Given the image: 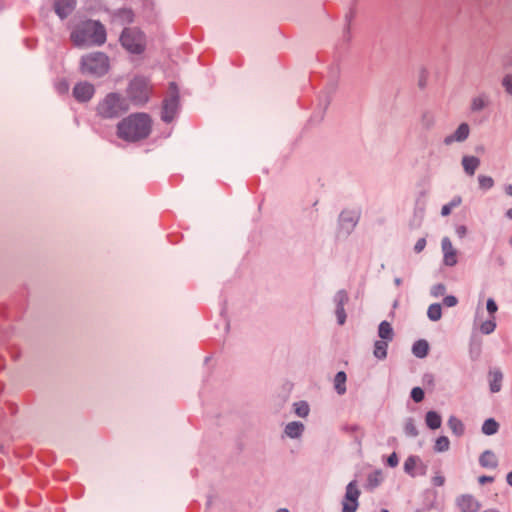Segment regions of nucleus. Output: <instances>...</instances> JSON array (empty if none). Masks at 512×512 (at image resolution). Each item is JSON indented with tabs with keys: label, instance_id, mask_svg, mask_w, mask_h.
<instances>
[{
	"label": "nucleus",
	"instance_id": "obj_47",
	"mask_svg": "<svg viewBox=\"0 0 512 512\" xmlns=\"http://www.w3.org/2000/svg\"><path fill=\"white\" fill-rule=\"evenodd\" d=\"M432 483L435 485V486H443L444 483H445V478L444 476L440 475V474H437L435 475L433 478H432Z\"/></svg>",
	"mask_w": 512,
	"mask_h": 512
},
{
	"label": "nucleus",
	"instance_id": "obj_38",
	"mask_svg": "<svg viewBox=\"0 0 512 512\" xmlns=\"http://www.w3.org/2000/svg\"><path fill=\"white\" fill-rule=\"evenodd\" d=\"M501 86L505 93L512 97V73H506L501 79Z\"/></svg>",
	"mask_w": 512,
	"mask_h": 512
},
{
	"label": "nucleus",
	"instance_id": "obj_9",
	"mask_svg": "<svg viewBox=\"0 0 512 512\" xmlns=\"http://www.w3.org/2000/svg\"><path fill=\"white\" fill-rule=\"evenodd\" d=\"M348 300L349 296L345 290H338L333 296L337 323L341 326L346 322L347 315L345 312V305L348 303Z\"/></svg>",
	"mask_w": 512,
	"mask_h": 512
},
{
	"label": "nucleus",
	"instance_id": "obj_13",
	"mask_svg": "<svg viewBox=\"0 0 512 512\" xmlns=\"http://www.w3.org/2000/svg\"><path fill=\"white\" fill-rule=\"evenodd\" d=\"M426 465L418 456H409L404 462V471L412 477L426 474Z\"/></svg>",
	"mask_w": 512,
	"mask_h": 512
},
{
	"label": "nucleus",
	"instance_id": "obj_48",
	"mask_svg": "<svg viewBox=\"0 0 512 512\" xmlns=\"http://www.w3.org/2000/svg\"><path fill=\"white\" fill-rule=\"evenodd\" d=\"M387 464L391 467H396L398 465V457L396 455V453H392L388 459H387Z\"/></svg>",
	"mask_w": 512,
	"mask_h": 512
},
{
	"label": "nucleus",
	"instance_id": "obj_35",
	"mask_svg": "<svg viewBox=\"0 0 512 512\" xmlns=\"http://www.w3.org/2000/svg\"><path fill=\"white\" fill-rule=\"evenodd\" d=\"M450 447V441L446 436H440L436 439L434 450L436 452H446Z\"/></svg>",
	"mask_w": 512,
	"mask_h": 512
},
{
	"label": "nucleus",
	"instance_id": "obj_16",
	"mask_svg": "<svg viewBox=\"0 0 512 512\" xmlns=\"http://www.w3.org/2000/svg\"><path fill=\"white\" fill-rule=\"evenodd\" d=\"M481 165L479 157L474 155H464L461 158V166L465 175L472 177Z\"/></svg>",
	"mask_w": 512,
	"mask_h": 512
},
{
	"label": "nucleus",
	"instance_id": "obj_54",
	"mask_svg": "<svg viewBox=\"0 0 512 512\" xmlns=\"http://www.w3.org/2000/svg\"><path fill=\"white\" fill-rule=\"evenodd\" d=\"M394 284H395L396 286H400V285L402 284V279H401V278H399V277H396V278L394 279Z\"/></svg>",
	"mask_w": 512,
	"mask_h": 512
},
{
	"label": "nucleus",
	"instance_id": "obj_41",
	"mask_svg": "<svg viewBox=\"0 0 512 512\" xmlns=\"http://www.w3.org/2000/svg\"><path fill=\"white\" fill-rule=\"evenodd\" d=\"M446 292V287L444 284H436L434 286L431 287V290H430V293L433 297H440V296H443Z\"/></svg>",
	"mask_w": 512,
	"mask_h": 512
},
{
	"label": "nucleus",
	"instance_id": "obj_59",
	"mask_svg": "<svg viewBox=\"0 0 512 512\" xmlns=\"http://www.w3.org/2000/svg\"><path fill=\"white\" fill-rule=\"evenodd\" d=\"M382 512H387V510H386V509H383V510H382Z\"/></svg>",
	"mask_w": 512,
	"mask_h": 512
},
{
	"label": "nucleus",
	"instance_id": "obj_27",
	"mask_svg": "<svg viewBox=\"0 0 512 512\" xmlns=\"http://www.w3.org/2000/svg\"><path fill=\"white\" fill-rule=\"evenodd\" d=\"M429 345L426 340H418L412 346V353L417 358H424L427 356Z\"/></svg>",
	"mask_w": 512,
	"mask_h": 512
},
{
	"label": "nucleus",
	"instance_id": "obj_7",
	"mask_svg": "<svg viewBox=\"0 0 512 512\" xmlns=\"http://www.w3.org/2000/svg\"><path fill=\"white\" fill-rule=\"evenodd\" d=\"M122 46L131 53L140 54L145 49V37L137 29H125L120 38Z\"/></svg>",
	"mask_w": 512,
	"mask_h": 512
},
{
	"label": "nucleus",
	"instance_id": "obj_30",
	"mask_svg": "<svg viewBox=\"0 0 512 512\" xmlns=\"http://www.w3.org/2000/svg\"><path fill=\"white\" fill-rule=\"evenodd\" d=\"M477 183H478V188L482 191L491 190L495 185V181H494L493 177L486 175V174H479L477 176Z\"/></svg>",
	"mask_w": 512,
	"mask_h": 512
},
{
	"label": "nucleus",
	"instance_id": "obj_37",
	"mask_svg": "<svg viewBox=\"0 0 512 512\" xmlns=\"http://www.w3.org/2000/svg\"><path fill=\"white\" fill-rule=\"evenodd\" d=\"M382 480V473L380 471H375L368 476L367 485L370 489H374L382 482Z\"/></svg>",
	"mask_w": 512,
	"mask_h": 512
},
{
	"label": "nucleus",
	"instance_id": "obj_45",
	"mask_svg": "<svg viewBox=\"0 0 512 512\" xmlns=\"http://www.w3.org/2000/svg\"><path fill=\"white\" fill-rule=\"evenodd\" d=\"M457 303H458V300L453 295L445 296L443 299V304L447 307H454L457 305Z\"/></svg>",
	"mask_w": 512,
	"mask_h": 512
},
{
	"label": "nucleus",
	"instance_id": "obj_28",
	"mask_svg": "<svg viewBox=\"0 0 512 512\" xmlns=\"http://www.w3.org/2000/svg\"><path fill=\"white\" fill-rule=\"evenodd\" d=\"M346 374L343 371H339L334 377V388L339 395H343L346 392Z\"/></svg>",
	"mask_w": 512,
	"mask_h": 512
},
{
	"label": "nucleus",
	"instance_id": "obj_34",
	"mask_svg": "<svg viewBox=\"0 0 512 512\" xmlns=\"http://www.w3.org/2000/svg\"><path fill=\"white\" fill-rule=\"evenodd\" d=\"M387 347L388 342L387 341H376L374 344V351L373 354L378 359H385L387 356Z\"/></svg>",
	"mask_w": 512,
	"mask_h": 512
},
{
	"label": "nucleus",
	"instance_id": "obj_46",
	"mask_svg": "<svg viewBox=\"0 0 512 512\" xmlns=\"http://www.w3.org/2000/svg\"><path fill=\"white\" fill-rule=\"evenodd\" d=\"M426 247V239L425 238H419L414 246V251L416 253L422 252Z\"/></svg>",
	"mask_w": 512,
	"mask_h": 512
},
{
	"label": "nucleus",
	"instance_id": "obj_49",
	"mask_svg": "<svg viewBox=\"0 0 512 512\" xmlns=\"http://www.w3.org/2000/svg\"><path fill=\"white\" fill-rule=\"evenodd\" d=\"M493 481H494V478H493V477H491V476H485V475H483V476H480V477L478 478V482H479L480 484H482V485H483V484H485V483H488V482H493Z\"/></svg>",
	"mask_w": 512,
	"mask_h": 512
},
{
	"label": "nucleus",
	"instance_id": "obj_58",
	"mask_svg": "<svg viewBox=\"0 0 512 512\" xmlns=\"http://www.w3.org/2000/svg\"><path fill=\"white\" fill-rule=\"evenodd\" d=\"M509 243L512 246V236L509 238Z\"/></svg>",
	"mask_w": 512,
	"mask_h": 512
},
{
	"label": "nucleus",
	"instance_id": "obj_14",
	"mask_svg": "<svg viewBox=\"0 0 512 512\" xmlns=\"http://www.w3.org/2000/svg\"><path fill=\"white\" fill-rule=\"evenodd\" d=\"M94 93V86L86 81L77 83L73 88V96L79 102L89 101L94 96Z\"/></svg>",
	"mask_w": 512,
	"mask_h": 512
},
{
	"label": "nucleus",
	"instance_id": "obj_52",
	"mask_svg": "<svg viewBox=\"0 0 512 512\" xmlns=\"http://www.w3.org/2000/svg\"><path fill=\"white\" fill-rule=\"evenodd\" d=\"M505 216L509 219V220H512V208H509L506 210L505 212Z\"/></svg>",
	"mask_w": 512,
	"mask_h": 512
},
{
	"label": "nucleus",
	"instance_id": "obj_18",
	"mask_svg": "<svg viewBox=\"0 0 512 512\" xmlns=\"http://www.w3.org/2000/svg\"><path fill=\"white\" fill-rule=\"evenodd\" d=\"M76 0H56L55 12L60 18L67 17L75 8Z\"/></svg>",
	"mask_w": 512,
	"mask_h": 512
},
{
	"label": "nucleus",
	"instance_id": "obj_56",
	"mask_svg": "<svg viewBox=\"0 0 512 512\" xmlns=\"http://www.w3.org/2000/svg\"><path fill=\"white\" fill-rule=\"evenodd\" d=\"M483 512H499V511L496 509H487V510H484Z\"/></svg>",
	"mask_w": 512,
	"mask_h": 512
},
{
	"label": "nucleus",
	"instance_id": "obj_22",
	"mask_svg": "<svg viewBox=\"0 0 512 512\" xmlns=\"http://www.w3.org/2000/svg\"><path fill=\"white\" fill-rule=\"evenodd\" d=\"M304 431V425L298 421L289 422L284 429V433L287 437L296 439L299 438Z\"/></svg>",
	"mask_w": 512,
	"mask_h": 512
},
{
	"label": "nucleus",
	"instance_id": "obj_50",
	"mask_svg": "<svg viewBox=\"0 0 512 512\" xmlns=\"http://www.w3.org/2000/svg\"><path fill=\"white\" fill-rule=\"evenodd\" d=\"M503 190L506 196L512 197V183L505 184Z\"/></svg>",
	"mask_w": 512,
	"mask_h": 512
},
{
	"label": "nucleus",
	"instance_id": "obj_15",
	"mask_svg": "<svg viewBox=\"0 0 512 512\" xmlns=\"http://www.w3.org/2000/svg\"><path fill=\"white\" fill-rule=\"evenodd\" d=\"M178 107V96L173 92L171 97L164 101L162 119L165 122H171L176 114Z\"/></svg>",
	"mask_w": 512,
	"mask_h": 512
},
{
	"label": "nucleus",
	"instance_id": "obj_55",
	"mask_svg": "<svg viewBox=\"0 0 512 512\" xmlns=\"http://www.w3.org/2000/svg\"><path fill=\"white\" fill-rule=\"evenodd\" d=\"M277 512H289V510L286 508H280L277 510Z\"/></svg>",
	"mask_w": 512,
	"mask_h": 512
},
{
	"label": "nucleus",
	"instance_id": "obj_17",
	"mask_svg": "<svg viewBox=\"0 0 512 512\" xmlns=\"http://www.w3.org/2000/svg\"><path fill=\"white\" fill-rule=\"evenodd\" d=\"M490 105L489 95L485 92L479 93L472 97L470 101V110L473 113L481 112Z\"/></svg>",
	"mask_w": 512,
	"mask_h": 512
},
{
	"label": "nucleus",
	"instance_id": "obj_2",
	"mask_svg": "<svg viewBox=\"0 0 512 512\" xmlns=\"http://www.w3.org/2000/svg\"><path fill=\"white\" fill-rule=\"evenodd\" d=\"M71 39L78 47L92 44L101 45L106 40V33L103 25L99 22L86 21L72 32Z\"/></svg>",
	"mask_w": 512,
	"mask_h": 512
},
{
	"label": "nucleus",
	"instance_id": "obj_21",
	"mask_svg": "<svg viewBox=\"0 0 512 512\" xmlns=\"http://www.w3.org/2000/svg\"><path fill=\"white\" fill-rule=\"evenodd\" d=\"M479 464L483 468L495 469L498 466V459L492 450H485L479 457Z\"/></svg>",
	"mask_w": 512,
	"mask_h": 512
},
{
	"label": "nucleus",
	"instance_id": "obj_33",
	"mask_svg": "<svg viewBox=\"0 0 512 512\" xmlns=\"http://www.w3.org/2000/svg\"><path fill=\"white\" fill-rule=\"evenodd\" d=\"M427 317L433 322L440 320L442 317L441 305L439 303L431 304L427 310Z\"/></svg>",
	"mask_w": 512,
	"mask_h": 512
},
{
	"label": "nucleus",
	"instance_id": "obj_25",
	"mask_svg": "<svg viewBox=\"0 0 512 512\" xmlns=\"http://www.w3.org/2000/svg\"><path fill=\"white\" fill-rule=\"evenodd\" d=\"M499 427V423L494 418H488L483 422L481 432L486 436H492L499 431Z\"/></svg>",
	"mask_w": 512,
	"mask_h": 512
},
{
	"label": "nucleus",
	"instance_id": "obj_20",
	"mask_svg": "<svg viewBox=\"0 0 512 512\" xmlns=\"http://www.w3.org/2000/svg\"><path fill=\"white\" fill-rule=\"evenodd\" d=\"M489 389L492 393H498L502 388L503 373L499 369L489 371Z\"/></svg>",
	"mask_w": 512,
	"mask_h": 512
},
{
	"label": "nucleus",
	"instance_id": "obj_31",
	"mask_svg": "<svg viewBox=\"0 0 512 512\" xmlns=\"http://www.w3.org/2000/svg\"><path fill=\"white\" fill-rule=\"evenodd\" d=\"M462 203V197L461 196H454L451 201L446 203L441 208V215L443 217H446L451 214L452 210L458 206H460Z\"/></svg>",
	"mask_w": 512,
	"mask_h": 512
},
{
	"label": "nucleus",
	"instance_id": "obj_44",
	"mask_svg": "<svg viewBox=\"0 0 512 512\" xmlns=\"http://www.w3.org/2000/svg\"><path fill=\"white\" fill-rule=\"evenodd\" d=\"M455 234L457 235V237L459 239H463L468 234V228L463 224L456 225L455 226Z\"/></svg>",
	"mask_w": 512,
	"mask_h": 512
},
{
	"label": "nucleus",
	"instance_id": "obj_57",
	"mask_svg": "<svg viewBox=\"0 0 512 512\" xmlns=\"http://www.w3.org/2000/svg\"><path fill=\"white\" fill-rule=\"evenodd\" d=\"M478 319H479V308L477 309L476 319L475 320H478Z\"/></svg>",
	"mask_w": 512,
	"mask_h": 512
},
{
	"label": "nucleus",
	"instance_id": "obj_26",
	"mask_svg": "<svg viewBox=\"0 0 512 512\" xmlns=\"http://www.w3.org/2000/svg\"><path fill=\"white\" fill-rule=\"evenodd\" d=\"M378 335L383 341H392L394 333L391 324L387 321H382L378 328Z\"/></svg>",
	"mask_w": 512,
	"mask_h": 512
},
{
	"label": "nucleus",
	"instance_id": "obj_19",
	"mask_svg": "<svg viewBox=\"0 0 512 512\" xmlns=\"http://www.w3.org/2000/svg\"><path fill=\"white\" fill-rule=\"evenodd\" d=\"M339 78H340V67L339 65H334L329 68V79L327 82V93H334L339 86Z\"/></svg>",
	"mask_w": 512,
	"mask_h": 512
},
{
	"label": "nucleus",
	"instance_id": "obj_11",
	"mask_svg": "<svg viewBox=\"0 0 512 512\" xmlns=\"http://www.w3.org/2000/svg\"><path fill=\"white\" fill-rule=\"evenodd\" d=\"M441 251L443 254V264L448 267H453L458 262V251L453 246L451 239L445 236L441 240Z\"/></svg>",
	"mask_w": 512,
	"mask_h": 512
},
{
	"label": "nucleus",
	"instance_id": "obj_8",
	"mask_svg": "<svg viewBox=\"0 0 512 512\" xmlns=\"http://www.w3.org/2000/svg\"><path fill=\"white\" fill-rule=\"evenodd\" d=\"M359 496L360 490L356 481L349 482L342 500V512H356L359 506Z\"/></svg>",
	"mask_w": 512,
	"mask_h": 512
},
{
	"label": "nucleus",
	"instance_id": "obj_43",
	"mask_svg": "<svg viewBox=\"0 0 512 512\" xmlns=\"http://www.w3.org/2000/svg\"><path fill=\"white\" fill-rule=\"evenodd\" d=\"M411 398L417 403L421 402L424 399L423 389L420 387H414L411 390Z\"/></svg>",
	"mask_w": 512,
	"mask_h": 512
},
{
	"label": "nucleus",
	"instance_id": "obj_39",
	"mask_svg": "<svg viewBox=\"0 0 512 512\" xmlns=\"http://www.w3.org/2000/svg\"><path fill=\"white\" fill-rule=\"evenodd\" d=\"M404 432L407 436L416 437L418 435V430L412 418H408L404 425Z\"/></svg>",
	"mask_w": 512,
	"mask_h": 512
},
{
	"label": "nucleus",
	"instance_id": "obj_5",
	"mask_svg": "<svg viewBox=\"0 0 512 512\" xmlns=\"http://www.w3.org/2000/svg\"><path fill=\"white\" fill-rule=\"evenodd\" d=\"M359 220V211L355 209L341 211L337 221L336 238L339 240L347 239L354 232Z\"/></svg>",
	"mask_w": 512,
	"mask_h": 512
},
{
	"label": "nucleus",
	"instance_id": "obj_10",
	"mask_svg": "<svg viewBox=\"0 0 512 512\" xmlns=\"http://www.w3.org/2000/svg\"><path fill=\"white\" fill-rule=\"evenodd\" d=\"M470 126L466 122L460 123L457 128L450 134L446 135L443 139V143L446 146H450L454 143H463L470 136Z\"/></svg>",
	"mask_w": 512,
	"mask_h": 512
},
{
	"label": "nucleus",
	"instance_id": "obj_1",
	"mask_svg": "<svg viewBox=\"0 0 512 512\" xmlns=\"http://www.w3.org/2000/svg\"><path fill=\"white\" fill-rule=\"evenodd\" d=\"M151 132V119L146 113H134L122 119L117 125L119 138L136 142L142 140Z\"/></svg>",
	"mask_w": 512,
	"mask_h": 512
},
{
	"label": "nucleus",
	"instance_id": "obj_4",
	"mask_svg": "<svg viewBox=\"0 0 512 512\" xmlns=\"http://www.w3.org/2000/svg\"><path fill=\"white\" fill-rule=\"evenodd\" d=\"M80 70L86 75L103 76L109 70V59L101 52L87 54L81 59Z\"/></svg>",
	"mask_w": 512,
	"mask_h": 512
},
{
	"label": "nucleus",
	"instance_id": "obj_42",
	"mask_svg": "<svg viewBox=\"0 0 512 512\" xmlns=\"http://www.w3.org/2000/svg\"><path fill=\"white\" fill-rule=\"evenodd\" d=\"M486 310L490 317H495L496 312L498 311V305L496 304L493 298H489L486 302Z\"/></svg>",
	"mask_w": 512,
	"mask_h": 512
},
{
	"label": "nucleus",
	"instance_id": "obj_32",
	"mask_svg": "<svg viewBox=\"0 0 512 512\" xmlns=\"http://www.w3.org/2000/svg\"><path fill=\"white\" fill-rule=\"evenodd\" d=\"M496 326H497V324H496L495 317H489V319L482 321L479 324V329L482 334L490 335L495 331Z\"/></svg>",
	"mask_w": 512,
	"mask_h": 512
},
{
	"label": "nucleus",
	"instance_id": "obj_51",
	"mask_svg": "<svg viewBox=\"0 0 512 512\" xmlns=\"http://www.w3.org/2000/svg\"><path fill=\"white\" fill-rule=\"evenodd\" d=\"M123 17L127 19L129 22L132 21V12L130 10L122 11Z\"/></svg>",
	"mask_w": 512,
	"mask_h": 512
},
{
	"label": "nucleus",
	"instance_id": "obj_3",
	"mask_svg": "<svg viewBox=\"0 0 512 512\" xmlns=\"http://www.w3.org/2000/svg\"><path fill=\"white\" fill-rule=\"evenodd\" d=\"M129 109L126 99L118 93L107 94L97 105V115L103 119L117 118Z\"/></svg>",
	"mask_w": 512,
	"mask_h": 512
},
{
	"label": "nucleus",
	"instance_id": "obj_40",
	"mask_svg": "<svg viewBox=\"0 0 512 512\" xmlns=\"http://www.w3.org/2000/svg\"><path fill=\"white\" fill-rule=\"evenodd\" d=\"M428 76H429L428 70L426 68L422 67L419 71V76H418V86L420 88L426 87Z\"/></svg>",
	"mask_w": 512,
	"mask_h": 512
},
{
	"label": "nucleus",
	"instance_id": "obj_6",
	"mask_svg": "<svg viewBox=\"0 0 512 512\" xmlns=\"http://www.w3.org/2000/svg\"><path fill=\"white\" fill-rule=\"evenodd\" d=\"M151 86L144 77H135L127 88L129 99L136 105L145 104L150 96Z\"/></svg>",
	"mask_w": 512,
	"mask_h": 512
},
{
	"label": "nucleus",
	"instance_id": "obj_24",
	"mask_svg": "<svg viewBox=\"0 0 512 512\" xmlns=\"http://www.w3.org/2000/svg\"><path fill=\"white\" fill-rule=\"evenodd\" d=\"M447 424H448V427L450 428V430L452 431V433L454 435H456L457 437H460L464 434V432H465L464 424L456 416H450L447 421Z\"/></svg>",
	"mask_w": 512,
	"mask_h": 512
},
{
	"label": "nucleus",
	"instance_id": "obj_12",
	"mask_svg": "<svg viewBox=\"0 0 512 512\" xmlns=\"http://www.w3.org/2000/svg\"><path fill=\"white\" fill-rule=\"evenodd\" d=\"M455 504L461 512H478L480 502L471 494H462L456 497Z\"/></svg>",
	"mask_w": 512,
	"mask_h": 512
},
{
	"label": "nucleus",
	"instance_id": "obj_53",
	"mask_svg": "<svg viewBox=\"0 0 512 512\" xmlns=\"http://www.w3.org/2000/svg\"><path fill=\"white\" fill-rule=\"evenodd\" d=\"M507 483L512 486V471L509 472L506 476Z\"/></svg>",
	"mask_w": 512,
	"mask_h": 512
},
{
	"label": "nucleus",
	"instance_id": "obj_36",
	"mask_svg": "<svg viewBox=\"0 0 512 512\" xmlns=\"http://www.w3.org/2000/svg\"><path fill=\"white\" fill-rule=\"evenodd\" d=\"M294 412L299 417H306L309 414V406L305 401H299L294 403Z\"/></svg>",
	"mask_w": 512,
	"mask_h": 512
},
{
	"label": "nucleus",
	"instance_id": "obj_29",
	"mask_svg": "<svg viewBox=\"0 0 512 512\" xmlns=\"http://www.w3.org/2000/svg\"><path fill=\"white\" fill-rule=\"evenodd\" d=\"M425 421L426 425L433 430L440 428L442 423L441 416L435 411H428L426 413Z\"/></svg>",
	"mask_w": 512,
	"mask_h": 512
},
{
	"label": "nucleus",
	"instance_id": "obj_23",
	"mask_svg": "<svg viewBox=\"0 0 512 512\" xmlns=\"http://www.w3.org/2000/svg\"><path fill=\"white\" fill-rule=\"evenodd\" d=\"M420 126L425 130H430L435 126L436 118L433 112L425 110L421 113L419 119Z\"/></svg>",
	"mask_w": 512,
	"mask_h": 512
}]
</instances>
